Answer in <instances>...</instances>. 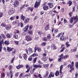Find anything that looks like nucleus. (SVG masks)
<instances>
[{
    "label": "nucleus",
    "instance_id": "50",
    "mask_svg": "<svg viewBox=\"0 0 78 78\" xmlns=\"http://www.w3.org/2000/svg\"><path fill=\"white\" fill-rule=\"evenodd\" d=\"M2 44H0V52L2 51Z\"/></svg>",
    "mask_w": 78,
    "mask_h": 78
},
{
    "label": "nucleus",
    "instance_id": "27",
    "mask_svg": "<svg viewBox=\"0 0 78 78\" xmlns=\"http://www.w3.org/2000/svg\"><path fill=\"white\" fill-rule=\"evenodd\" d=\"M12 55H14L15 53H16V50H15L14 49H13L12 50Z\"/></svg>",
    "mask_w": 78,
    "mask_h": 78
},
{
    "label": "nucleus",
    "instance_id": "44",
    "mask_svg": "<svg viewBox=\"0 0 78 78\" xmlns=\"http://www.w3.org/2000/svg\"><path fill=\"white\" fill-rule=\"evenodd\" d=\"M15 59V57H13L12 59L11 60V61H10L11 63H13L14 62V60Z\"/></svg>",
    "mask_w": 78,
    "mask_h": 78
},
{
    "label": "nucleus",
    "instance_id": "4",
    "mask_svg": "<svg viewBox=\"0 0 78 78\" xmlns=\"http://www.w3.org/2000/svg\"><path fill=\"white\" fill-rule=\"evenodd\" d=\"M25 38L27 41H31V37L29 36L28 35H27L26 36Z\"/></svg>",
    "mask_w": 78,
    "mask_h": 78
},
{
    "label": "nucleus",
    "instance_id": "60",
    "mask_svg": "<svg viewBox=\"0 0 78 78\" xmlns=\"http://www.w3.org/2000/svg\"><path fill=\"white\" fill-rule=\"evenodd\" d=\"M63 66H64V65H62L60 66V69H63Z\"/></svg>",
    "mask_w": 78,
    "mask_h": 78
},
{
    "label": "nucleus",
    "instance_id": "52",
    "mask_svg": "<svg viewBox=\"0 0 78 78\" xmlns=\"http://www.w3.org/2000/svg\"><path fill=\"white\" fill-rule=\"evenodd\" d=\"M75 66L76 68V69H78V62H77L75 64Z\"/></svg>",
    "mask_w": 78,
    "mask_h": 78
},
{
    "label": "nucleus",
    "instance_id": "5",
    "mask_svg": "<svg viewBox=\"0 0 78 78\" xmlns=\"http://www.w3.org/2000/svg\"><path fill=\"white\" fill-rule=\"evenodd\" d=\"M19 2L17 0H15L14 2V6L15 7H17L19 5Z\"/></svg>",
    "mask_w": 78,
    "mask_h": 78
},
{
    "label": "nucleus",
    "instance_id": "63",
    "mask_svg": "<svg viewBox=\"0 0 78 78\" xmlns=\"http://www.w3.org/2000/svg\"><path fill=\"white\" fill-rule=\"evenodd\" d=\"M3 15V13L2 12H0V17H2Z\"/></svg>",
    "mask_w": 78,
    "mask_h": 78
},
{
    "label": "nucleus",
    "instance_id": "43",
    "mask_svg": "<svg viewBox=\"0 0 78 78\" xmlns=\"http://www.w3.org/2000/svg\"><path fill=\"white\" fill-rule=\"evenodd\" d=\"M43 40L44 41H47V38L46 37H43Z\"/></svg>",
    "mask_w": 78,
    "mask_h": 78
},
{
    "label": "nucleus",
    "instance_id": "25",
    "mask_svg": "<svg viewBox=\"0 0 78 78\" xmlns=\"http://www.w3.org/2000/svg\"><path fill=\"white\" fill-rule=\"evenodd\" d=\"M5 76V73H2L1 74V78H3Z\"/></svg>",
    "mask_w": 78,
    "mask_h": 78
},
{
    "label": "nucleus",
    "instance_id": "1",
    "mask_svg": "<svg viewBox=\"0 0 78 78\" xmlns=\"http://www.w3.org/2000/svg\"><path fill=\"white\" fill-rule=\"evenodd\" d=\"M73 19L74 20V23H73V25H75V23H76L77 22H78V17L77 16H73V17H72L70 18V22L71 23H73Z\"/></svg>",
    "mask_w": 78,
    "mask_h": 78
},
{
    "label": "nucleus",
    "instance_id": "59",
    "mask_svg": "<svg viewBox=\"0 0 78 78\" xmlns=\"http://www.w3.org/2000/svg\"><path fill=\"white\" fill-rule=\"evenodd\" d=\"M75 10V7L73 6V11L74 12Z\"/></svg>",
    "mask_w": 78,
    "mask_h": 78
},
{
    "label": "nucleus",
    "instance_id": "62",
    "mask_svg": "<svg viewBox=\"0 0 78 78\" xmlns=\"http://www.w3.org/2000/svg\"><path fill=\"white\" fill-rule=\"evenodd\" d=\"M32 27L33 26L32 25H31L29 27V30H31V29H32Z\"/></svg>",
    "mask_w": 78,
    "mask_h": 78
},
{
    "label": "nucleus",
    "instance_id": "45",
    "mask_svg": "<svg viewBox=\"0 0 78 78\" xmlns=\"http://www.w3.org/2000/svg\"><path fill=\"white\" fill-rule=\"evenodd\" d=\"M5 44L7 45H8L9 44V41H5L4 43Z\"/></svg>",
    "mask_w": 78,
    "mask_h": 78
},
{
    "label": "nucleus",
    "instance_id": "18",
    "mask_svg": "<svg viewBox=\"0 0 78 78\" xmlns=\"http://www.w3.org/2000/svg\"><path fill=\"white\" fill-rule=\"evenodd\" d=\"M48 71H47L46 74L44 75V77L45 78H47L48 77Z\"/></svg>",
    "mask_w": 78,
    "mask_h": 78
},
{
    "label": "nucleus",
    "instance_id": "49",
    "mask_svg": "<svg viewBox=\"0 0 78 78\" xmlns=\"http://www.w3.org/2000/svg\"><path fill=\"white\" fill-rule=\"evenodd\" d=\"M39 66L38 65H34V67H39Z\"/></svg>",
    "mask_w": 78,
    "mask_h": 78
},
{
    "label": "nucleus",
    "instance_id": "31",
    "mask_svg": "<svg viewBox=\"0 0 78 78\" xmlns=\"http://www.w3.org/2000/svg\"><path fill=\"white\" fill-rule=\"evenodd\" d=\"M35 68H34L32 70H30V73L31 74H32V73H34V70H35Z\"/></svg>",
    "mask_w": 78,
    "mask_h": 78
},
{
    "label": "nucleus",
    "instance_id": "34",
    "mask_svg": "<svg viewBox=\"0 0 78 78\" xmlns=\"http://www.w3.org/2000/svg\"><path fill=\"white\" fill-rule=\"evenodd\" d=\"M28 34H29L32 35V34H33V31L31 30H29L28 31Z\"/></svg>",
    "mask_w": 78,
    "mask_h": 78
},
{
    "label": "nucleus",
    "instance_id": "6",
    "mask_svg": "<svg viewBox=\"0 0 78 78\" xmlns=\"http://www.w3.org/2000/svg\"><path fill=\"white\" fill-rule=\"evenodd\" d=\"M14 11L12 9H10L8 12V14L10 15L14 14Z\"/></svg>",
    "mask_w": 78,
    "mask_h": 78
},
{
    "label": "nucleus",
    "instance_id": "54",
    "mask_svg": "<svg viewBox=\"0 0 78 78\" xmlns=\"http://www.w3.org/2000/svg\"><path fill=\"white\" fill-rule=\"evenodd\" d=\"M69 16L70 17H71V16H72V12H69Z\"/></svg>",
    "mask_w": 78,
    "mask_h": 78
},
{
    "label": "nucleus",
    "instance_id": "64",
    "mask_svg": "<svg viewBox=\"0 0 78 78\" xmlns=\"http://www.w3.org/2000/svg\"><path fill=\"white\" fill-rule=\"evenodd\" d=\"M75 75V78H78V73H76Z\"/></svg>",
    "mask_w": 78,
    "mask_h": 78
},
{
    "label": "nucleus",
    "instance_id": "32",
    "mask_svg": "<svg viewBox=\"0 0 78 78\" xmlns=\"http://www.w3.org/2000/svg\"><path fill=\"white\" fill-rule=\"evenodd\" d=\"M1 26L2 27H5L6 26V24L5 23H2L1 24Z\"/></svg>",
    "mask_w": 78,
    "mask_h": 78
},
{
    "label": "nucleus",
    "instance_id": "30",
    "mask_svg": "<svg viewBox=\"0 0 78 78\" xmlns=\"http://www.w3.org/2000/svg\"><path fill=\"white\" fill-rule=\"evenodd\" d=\"M23 57L24 59L26 60L27 59V54H23Z\"/></svg>",
    "mask_w": 78,
    "mask_h": 78
},
{
    "label": "nucleus",
    "instance_id": "10",
    "mask_svg": "<svg viewBox=\"0 0 78 78\" xmlns=\"http://www.w3.org/2000/svg\"><path fill=\"white\" fill-rule=\"evenodd\" d=\"M48 5L49 7L50 8H52L53 7V3L51 2L48 3Z\"/></svg>",
    "mask_w": 78,
    "mask_h": 78
},
{
    "label": "nucleus",
    "instance_id": "26",
    "mask_svg": "<svg viewBox=\"0 0 78 78\" xmlns=\"http://www.w3.org/2000/svg\"><path fill=\"white\" fill-rule=\"evenodd\" d=\"M27 33L26 32H25V31H24V32H22V35L23 36H26V35H27Z\"/></svg>",
    "mask_w": 78,
    "mask_h": 78
},
{
    "label": "nucleus",
    "instance_id": "46",
    "mask_svg": "<svg viewBox=\"0 0 78 78\" xmlns=\"http://www.w3.org/2000/svg\"><path fill=\"white\" fill-rule=\"evenodd\" d=\"M62 59H63V57H61V58H58V61H59V62H61V61H62Z\"/></svg>",
    "mask_w": 78,
    "mask_h": 78
},
{
    "label": "nucleus",
    "instance_id": "16",
    "mask_svg": "<svg viewBox=\"0 0 78 78\" xmlns=\"http://www.w3.org/2000/svg\"><path fill=\"white\" fill-rule=\"evenodd\" d=\"M20 19L21 20H23L24 21L25 20V19H26V18L25 17V16H23V15H22L20 16Z\"/></svg>",
    "mask_w": 78,
    "mask_h": 78
},
{
    "label": "nucleus",
    "instance_id": "15",
    "mask_svg": "<svg viewBox=\"0 0 78 78\" xmlns=\"http://www.w3.org/2000/svg\"><path fill=\"white\" fill-rule=\"evenodd\" d=\"M49 66V64H44L43 65L44 67V69H48V67Z\"/></svg>",
    "mask_w": 78,
    "mask_h": 78
},
{
    "label": "nucleus",
    "instance_id": "22",
    "mask_svg": "<svg viewBox=\"0 0 78 78\" xmlns=\"http://www.w3.org/2000/svg\"><path fill=\"white\" fill-rule=\"evenodd\" d=\"M34 52L35 53L36 51L37 50L38 51H39V47H35L34 48Z\"/></svg>",
    "mask_w": 78,
    "mask_h": 78
},
{
    "label": "nucleus",
    "instance_id": "2",
    "mask_svg": "<svg viewBox=\"0 0 78 78\" xmlns=\"http://www.w3.org/2000/svg\"><path fill=\"white\" fill-rule=\"evenodd\" d=\"M12 67H13L12 65H10L8 67L9 70H10V75L11 78H12V76H13V73H12V71L11 70L12 69Z\"/></svg>",
    "mask_w": 78,
    "mask_h": 78
},
{
    "label": "nucleus",
    "instance_id": "35",
    "mask_svg": "<svg viewBox=\"0 0 78 78\" xmlns=\"http://www.w3.org/2000/svg\"><path fill=\"white\" fill-rule=\"evenodd\" d=\"M15 19V16H14L13 17H11L10 18V20H14Z\"/></svg>",
    "mask_w": 78,
    "mask_h": 78
},
{
    "label": "nucleus",
    "instance_id": "37",
    "mask_svg": "<svg viewBox=\"0 0 78 78\" xmlns=\"http://www.w3.org/2000/svg\"><path fill=\"white\" fill-rule=\"evenodd\" d=\"M32 56H30L29 58H28V60L29 61H32V60L33 59V58H32Z\"/></svg>",
    "mask_w": 78,
    "mask_h": 78
},
{
    "label": "nucleus",
    "instance_id": "21",
    "mask_svg": "<svg viewBox=\"0 0 78 78\" xmlns=\"http://www.w3.org/2000/svg\"><path fill=\"white\" fill-rule=\"evenodd\" d=\"M30 21V19L29 18H27L25 19V20L24 21V23H28Z\"/></svg>",
    "mask_w": 78,
    "mask_h": 78
},
{
    "label": "nucleus",
    "instance_id": "19",
    "mask_svg": "<svg viewBox=\"0 0 78 78\" xmlns=\"http://www.w3.org/2000/svg\"><path fill=\"white\" fill-rule=\"evenodd\" d=\"M16 67L17 69H20V68H21V67H23V65H19L18 66H16Z\"/></svg>",
    "mask_w": 78,
    "mask_h": 78
},
{
    "label": "nucleus",
    "instance_id": "55",
    "mask_svg": "<svg viewBox=\"0 0 78 78\" xmlns=\"http://www.w3.org/2000/svg\"><path fill=\"white\" fill-rule=\"evenodd\" d=\"M59 73L60 74H61V75L63 73V72H62V69H60V71H59Z\"/></svg>",
    "mask_w": 78,
    "mask_h": 78
},
{
    "label": "nucleus",
    "instance_id": "13",
    "mask_svg": "<svg viewBox=\"0 0 78 78\" xmlns=\"http://www.w3.org/2000/svg\"><path fill=\"white\" fill-rule=\"evenodd\" d=\"M11 28V25H8L6 26L5 27V29L7 30H9Z\"/></svg>",
    "mask_w": 78,
    "mask_h": 78
},
{
    "label": "nucleus",
    "instance_id": "57",
    "mask_svg": "<svg viewBox=\"0 0 78 78\" xmlns=\"http://www.w3.org/2000/svg\"><path fill=\"white\" fill-rule=\"evenodd\" d=\"M30 68H28L27 69V70L26 71V72L27 73L30 71Z\"/></svg>",
    "mask_w": 78,
    "mask_h": 78
},
{
    "label": "nucleus",
    "instance_id": "11",
    "mask_svg": "<svg viewBox=\"0 0 78 78\" xmlns=\"http://www.w3.org/2000/svg\"><path fill=\"white\" fill-rule=\"evenodd\" d=\"M60 39L61 41H65L66 40V37L62 35L61 36Z\"/></svg>",
    "mask_w": 78,
    "mask_h": 78
},
{
    "label": "nucleus",
    "instance_id": "17",
    "mask_svg": "<svg viewBox=\"0 0 78 78\" xmlns=\"http://www.w3.org/2000/svg\"><path fill=\"white\" fill-rule=\"evenodd\" d=\"M51 47L53 48V50H56L57 48H56V46L55 45V44H52L51 45Z\"/></svg>",
    "mask_w": 78,
    "mask_h": 78
},
{
    "label": "nucleus",
    "instance_id": "7",
    "mask_svg": "<svg viewBox=\"0 0 78 78\" xmlns=\"http://www.w3.org/2000/svg\"><path fill=\"white\" fill-rule=\"evenodd\" d=\"M28 27H29V25L27 24V26H26L23 29L24 31L27 32V31H28Z\"/></svg>",
    "mask_w": 78,
    "mask_h": 78
},
{
    "label": "nucleus",
    "instance_id": "58",
    "mask_svg": "<svg viewBox=\"0 0 78 78\" xmlns=\"http://www.w3.org/2000/svg\"><path fill=\"white\" fill-rule=\"evenodd\" d=\"M26 69H28L29 68H30L29 66V65L28 64H27L26 66Z\"/></svg>",
    "mask_w": 78,
    "mask_h": 78
},
{
    "label": "nucleus",
    "instance_id": "41",
    "mask_svg": "<svg viewBox=\"0 0 78 78\" xmlns=\"http://www.w3.org/2000/svg\"><path fill=\"white\" fill-rule=\"evenodd\" d=\"M59 72L58 71H57L55 73V76H58L59 75Z\"/></svg>",
    "mask_w": 78,
    "mask_h": 78
},
{
    "label": "nucleus",
    "instance_id": "14",
    "mask_svg": "<svg viewBox=\"0 0 78 78\" xmlns=\"http://www.w3.org/2000/svg\"><path fill=\"white\" fill-rule=\"evenodd\" d=\"M43 9H44V10L47 11V10L48 9V7L47 5H44L43 7Z\"/></svg>",
    "mask_w": 78,
    "mask_h": 78
},
{
    "label": "nucleus",
    "instance_id": "9",
    "mask_svg": "<svg viewBox=\"0 0 78 78\" xmlns=\"http://www.w3.org/2000/svg\"><path fill=\"white\" fill-rule=\"evenodd\" d=\"M62 49L60 51V52L62 53V52L64 50V49H65V47H64V45L62 44L61 46V49Z\"/></svg>",
    "mask_w": 78,
    "mask_h": 78
},
{
    "label": "nucleus",
    "instance_id": "28",
    "mask_svg": "<svg viewBox=\"0 0 78 78\" xmlns=\"http://www.w3.org/2000/svg\"><path fill=\"white\" fill-rule=\"evenodd\" d=\"M28 51L30 53H33V51L32 50V48H29L28 49Z\"/></svg>",
    "mask_w": 78,
    "mask_h": 78
},
{
    "label": "nucleus",
    "instance_id": "53",
    "mask_svg": "<svg viewBox=\"0 0 78 78\" xmlns=\"http://www.w3.org/2000/svg\"><path fill=\"white\" fill-rule=\"evenodd\" d=\"M64 23H68V22L65 19H64Z\"/></svg>",
    "mask_w": 78,
    "mask_h": 78
},
{
    "label": "nucleus",
    "instance_id": "23",
    "mask_svg": "<svg viewBox=\"0 0 78 78\" xmlns=\"http://www.w3.org/2000/svg\"><path fill=\"white\" fill-rule=\"evenodd\" d=\"M55 74V73L52 72H51L50 73V74H49V76H51V77H54V74Z\"/></svg>",
    "mask_w": 78,
    "mask_h": 78
},
{
    "label": "nucleus",
    "instance_id": "20",
    "mask_svg": "<svg viewBox=\"0 0 78 78\" xmlns=\"http://www.w3.org/2000/svg\"><path fill=\"white\" fill-rule=\"evenodd\" d=\"M67 4H68L69 6H71L72 5V2L71 1H69L67 2Z\"/></svg>",
    "mask_w": 78,
    "mask_h": 78
},
{
    "label": "nucleus",
    "instance_id": "56",
    "mask_svg": "<svg viewBox=\"0 0 78 78\" xmlns=\"http://www.w3.org/2000/svg\"><path fill=\"white\" fill-rule=\"evenodd\" d=\"M1 36H2L4 38V39H5L6 38V37L5 36V35L3 34H1Z\"/></svg>",
    "mask_w": 78,
    "mask_h": 78
},
{
    "label": "nucleus",
    "instance_id": "12",
    "mask_svg": "<svg viewBox=\"0 0 78 78\" xmlns=\"http://www.w3.org/2000/svg\"><path fill=\"white\" fill-rule=\"evenodd\" d=\"M12 36V33H11L10 34H6V37H7V38H10V37H11Z\"/></svg>",
    "mask_w": 78,
    "mask_h": 78
},
{
    "label": "nucleus",
    "instance_id": "38",
    "mask_svg": "<svg viewBox=\"0 0 78 78\" xmlns=\"http://www.w3.org/2000/svg\"><path fill=\"white\" fill-rule=\"evenodd\" d=\"M47 39H51V35L50 34H49L48 35Z\"/></svg>",
    "mask_w": 78,
    "mask_h": 78
},
{
    "label": "nucleus",
    "instance_id": "48",
    "mask_svg": "<svg viewBox=\"0 0 78 78\" xmlns=\"http://www.w3.org/2000/svg\"><path fill=\"white\" fill-rule=\"evenodd\" d=\"M41 44L42 46H45L46 44H47V43H46V42H43Z\"/></svg>",
    "mask_w": 78,
    "mask_h": 78
},
{
    "label": "nucleus",
    "instance_id": "24",
    "mask_svg": "<svg viewBox=\"0 0 78 78\" xmlns=\"http://www.w3.org/2000/svg\"><path fill=\"white\" fill-rule=\"evenodd\" d=\"M7 50L8 51H9H9H12V49H14L13 48H10L9 47H7Z\"/></svg>",
    "mask_w": 78,
    "mask_h": 78
},
{
    "label": "nucleus",
    "instance_id": "36",
    "mask_svg": "<svg viewBox=\"0 0 78 78\" xmlns=\"http://www.w3.org/2000/svg\"><path fill=\"white\" fill-rule=\"evenodd\" d=\"M76 51V48L73 49H71L70 50L71 53H73V52H75Z\"/></svg>",
    "mask_w": 78,
    "mask_h": 78
},
{
    "label": "nucleus",
    "instance_id": "33",
    "mask_svg": "<svg viewBox=\"0 0 78 78\" xmlns=\"http://www.w3.org/2000/svg\"><path fill=\"white\" fill-rule=\"evenodd\" d=\"M48 58L47 57H44V58H42L41 59V60L42 61H47V60Z\"/></svg>",
    "mask_w": 78,
    "mask_h": 78
},
{
    "label": "nucleus",
    "instance_id": "51",
    "mask_svg": "<svg viewBox=\"0 0 78 78\" xmlns=\"http://www.w3.org/2000/svg\"><path fill=\"white\" fill-rule=\"evenodd\" d=\"M68 58V55H65L63 58V59H66V58Z\"/></svg>",
    "mask_w": 78,
    "mask_h": 78
},
{
    "label": "nucleus",
    "instance_id": "39",
    "mask_svg": "<svg viewBox=\"0 0 78 78\" xmlns=\"http://www.w3.org/2000/svg\"><path fill=\"white\" fill-rule=\"evenodd\" d=\"M36 60H37V58H35L33 59V62L34 64L36 62Z\"/></svg>",
    "mask_w": 78,
    "mask_h": 78
},
{
    "label": "nucleus",
    "instance_id": "3",
    "mask_svg": "<svg viewBox=\"0 0 78 78\" xmlns=\"http://www.w3.org/2000/svg\"><path fill=\"white\" fill-rule=\"evenodd\" d=\"M39 0H37L36 3H35L34 7L35 8H37L39 7Z\"/></svg>",
    "mask_w": 78,
    "mask_h": 78
},
{
    "label": "nucleus",
    "instance_id": "47",
    "mask_svg": "<svg viewBox=\"0 0 78 78\" xmlns=\"http://www.w3.org/2000/svg\"><path fill=\"white\" fill-rule=\"evenodd\" d=\"M38 55H37V54H35V53H34L33 55H31L32 56H33V57H34V56H37Z\"/></svg>",
    "mask_w": 78,
    "mask_h": 78
},
{
    "label": "nucleus",
    "instance_id": "40",
    "mask_svg": "<svg viewBox=\"0 0 78 78\" xmlns=\"http://www.w3.org/2000/svg\"><path fill=\"white\" fill-rule=\"evenodd\" d=\"M68 68H69V67H70V69H72V68H74L71 64H69V65H68Z\"/></svg>",
    "mask_w": 78,
    "mask_h": 78
},
{
    "label": "nucleus",
    "instance_id": "42",
    "mask_svg": "<svg viewBox=\"0 0 78 78\" xmlns=\"http://www.w3.org/2000/svg\"><path fill=\"white\" fill-rule=\"evenodd\" d=\"M13 37L15 39H17V38H18V36L17 35V34H14L13 35Z\"/></svg>",
    "mask_w": 78,
    "mask_h": 78
},
{
    "label": "nucleus",
    "instance_id": "8",
    "mask_svg": "<svg viewBox=\"0 0 78 78\" xmlns=\"http://www.w3.org/2000/svg\"><path fill=\"white\" fill-rule=\"evenodd\" d=\"M2 35L0 36V44H4V42H3V39H2Z\"/></svg>",
    "mask_w": 78,
    "mask_h": 78
},
{
    "label": "nucleus",
    "instance_id": "61",
    "mask_svg": "<svg viewBox=\"0 0 78 78\" xmlns=\"http://www.w3.org/2000/svg\"><path fill=\"white\" fill-rule=\"evenodd\" d=\"M3 2V4H4V3H5V0H0V3H1V2Z\"/></svg>",
    "mask_w": 78,
    "mask_h": 78
},
{
    "label": "nucleus",
    "instance_id": "29",
    "mask_svg": "<svg viewBox=\"0 0 78 78\" xmlns=\"http://www.w3.org/2000/svg\"><path fill=\"white\" fill-rule=\"evenodd\" d=\"M49 24H47L46 26V27L45 28V30H48L49 29Z\"/></svg>",
    "mask_w": 78,
    "mask_h": 78
}]
</instances>
